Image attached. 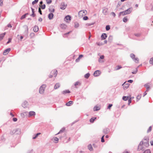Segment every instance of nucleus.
I'll return each instance as SVG.
<instances>
[{"label": "nucleus", "mask_w": 153, "mask_h": 153, "mask_svg": "<svg viewBox=\"0 0 153 153\" xmlns=\"http://www.w3.org/2000/svg\"><path fill=\"white\" fill-rule=\"evenodd\" d=\"M131 8H129L125 11L120 12L119 13V16H120L121 15L124 16L126 14H129L131 13Z\"/></svg>", "instance_id": "1"}, {"label": "nucleus", "mask_w": 153, "mask_h": 153, "mask_svg": "<svg viewBox=\"0 0 153 153\" xmlns=\"http://www.w3.org/2000/svg\"><path fill=\"white\" fill-rule=\"evenodd\" d=\"M140 142L142 143H143L144 146L146 147H148L149 146V139L148 138L144 139Z\"/></svg>", "instance_id": "2"}, {"label": "nucleus", "mask_w": 153, "mask_h": 153, "mask_svg": "<svg viewBox=\"0 0 153 153\" xmlns=\"http://www.w3.org/2000/svg\"><path fill=\"white\" fill-rule=\"evenodd\" d=\"M87 13V11L85 10H81L78 13V15L80 17H82L85 15Z\"/></svg>", "instance_id": "3"}, {"label": "nucleus", "mask_w": 153, "mask_h": 153, "mask_svg": "<svg viewBox=\"0 0 153 153\" xmlns=\"http://www.w3.org/2000/svg\"><path fill=\"white\" fill-rule=\"evenodd\" d=\"M46 87L45 85H43L40 87L39 90V92L40 94H42L44 92Z\"/></svg>", "instance_id": "4"}, {"label": "nucleus", "mask_w": 153, "mask_h": 153, "mask_svg": "<svg viewBox=\"0 0 153 153\" xmlns=\"http://www.w3.org/2000/svg\"><path fill=\"white\" fill-rule=\"evenodd\" d=\"M143 145V143H142L140 142L137 149V150L138 151H140V150H142L144 148Z\"/></svg>", "instance_id": "5"}, {"label": "nucleus", "mask_w": 153, "mask_h": 153, "mask_svg": "<svg viewBox=\"0 0 153 153\" xmlns=\"http://www.w3.org/2000/svg\"><path fill=\"white\" fill-rule=\"evenodd\" d=\"M130 85V84L128 83H126V82H125L123 85V87L124 90L128 88Z\"/></svg>", "instance_id": "6"}, {"label": "nucleus", "mask_w": 153, "mask_h": 153, "mask_svg": "<svg viewBox=\"0 0 153 153\" xmlns=\"http://www.w3.org/2000/svg\"><path fill=\"white\" fill-rule=\"evenodd\" d=\"M101 72L100 71L97 70L95 71L94 74V75L95 76H97L100 75Z\"/></svg>", "instance_id": "7"}, {"label": "nucleus", "mask_w": 153, "mask_h": 153, "mask_svg": "<svg viewBox=\"0 0 153 153\" xmlns=\"http://www.w3.org/2000/svg\"><path fill=\"white\" fill-rule=\"evenodd\" d=\"M10 50L11 49L10 48H8L5 50L3 53V55H7L10 51Z\"/></svg>", "instance_id": "8"}, {"label": "nucleus", "mask_w": 153, "mask_h": 153, "mask_svg": "<svg viewBox=\"0 0 153 153\" xmlns=\"http://www.w3.org/2000/svg\"><path fill=\"white\" fill-rule=\"evenodd\" d=\"M60 27L62 29H65L66 28L67 26L66 25L62 24L60 25Z\"/></svg>", "instance_id": "9"}, {"label": "nucleus", "mask_w": 153, "mask_h": 153, "mask_svg": "<svg viewBox=\"0 0 153 153\" xmlns=\"http://www.w3.org/2000/svg\"><path fill=\"white\" fill-rule=\"evenodd\" d=\"M51 74H53V75L55 76L56 77L57 74V70H54L53 71L51 72Z\"/></svg>", "instance_id": "10"}, {"label": "nucleus", "mask_w": 153, "mask_h": 153, "mask_svg": "<svg viewBox=\"0 0 153 153\" xmlns=\"http://www.w3.org/2000/svg\"><path fill=\"white\" fill-rule=\"evenodd\" d=\"M66 6L64 4L62 3L60 6V9L62 10H64L65 9Z\"/></svg>", "instance_id": "11"}, {"label": "nucleus", "mask_w": 153, "mask_h": 153, "mask_svg": "<svg viewBox=\"0 0 153 153\" xmlns=\"http://www.w3.org/2000/svg\"><path fill=\"white\" fill-rule=\"evenodd\" d=\"M35 113L33 111H31L29 112V116L30 117L32 116H35Z\"/></svg>", "instance_id": "12"}, {"label": "nucleus", "mask_w": 153, "mask_h": 153, "mask_svg": "<svg viewBox=\"0 0 153 153\" xmlns=\"http://www.w3.org/2000/svg\"><path fill=\"white\" fill-rule=\"evenodd\" d=\"M53 16V13H50L48 16V18L50 19H52Z\"/></svg>", "instance_id": "13"}, {"label": "nucleus", "mask_w": 153, "mask_h": 153, "mask_svg": "<svg viewBox=\"0 0 153 153\" xmlns=\"http://www.w3.org/2000/svg\"><path fill=\"white\" fill-rule=\"evenodd\" d=\"M60 86V84L59 83H58L56 84L54 87V88L55 89H57V88H59Z\"/></svg>", "instance_id": "14"}, {"label": "nucleus", "mask_w": 153, "mask_h": 153, "mask_svg": "<svg viewBox=\"0 0 153 153\" xmlns=\"http://www.w3.org/2000/svg\"><path fill=\"white\" fill-rule=\"evenodd\" d=\"M73 101H70L66 103V105L67 106H70L71 105H72L73 104Z\"/></svg>", "instance_id": "15"}, {"label": "nucleus", "mask_w": 153, "mask_h": 153, "mask_svg": "<svg viewBox=\"0 0 153 153\" xmlns=\"http://www.w3.org/2000/svg\"><path fill=\"white\" fill-rule=\"evenodd\" d=\"M6 34V33L4 32V33L1 34L0 35V41L2 39H3V38L5 35Z\"/></svg>", "instance_id": "16"}, {"label": "nucleus", "mask_w": 153, "mask_h": 153, "mask_svg": "<svg viewBox=\"0 0 153 153\" xmlns=\"http://www.w3.org/2000/svg\"><path fill=\"white\" fill-rule=\"evenodd\" d=\"M39 30V28L37 26H35L33 28V30L35 32H37Z\"/></svg>", "instance_id": "17"}, {"label": "nucleus", "mask_w": 153, "mask_h": 153, "mask_svg": "<svg viewBox=\"0 0 153 153\" xmlns=\"http://www.w3.org/2000/svg\"><path fill=\"white\" fill-rule=\"evenodd\" d=\"M107 37V36L105 33H103L101 36V38L102 39H104Z\"/></svg>", "instance_id": "18"}, {"label": "nucleus", "mask_w": 153, "mask_h": 153, "mask_svg": "<svg viewBox=\"0 0 153 153\" xmlns=\"http://www.w3.org/2000/svg\"><path fill=\"white\" fill-rule=\"evenodd\" d=\"M100 109V107L98 106H95L94 108V111L99 110Z\"/></svg>", "instance_id": "19"}, {"label": "nucleus", "mask_w": 153, "mask_h": 153, "mask_svg": "<svg viewBox=\"0 0 153 153\" xmlns=\"http://www.w3.org/2000/svg\"><path fill=\"white\" fill-rule=\"evenodd\" d=\"M130 96L128 97V96H123V100L124 101H127V100H128L129 99V97Z\"/></svg>", "instance_id": "20"}, {"label": "nucleus", "mask_w": 153, "mask_h": 153, "mask_svg": "<svg viewBox=\"0 0 153 153\" xmlns=\"http://www.w3.org/2000/svg\"><path fill=\"white\" fill-rule=\"evenodd\" d=\"M88 148L91 151H92L93 150V148L91 144H89L88 146Z\"/></svg>", "instance_id": "21"}, {"label": "nucleus", "mask_w": 153, "mask_h": 153, "mask_svg": "<svg viewBox=\"0 0 153 153\" xmlns=\"http://www.w3.org/2000/svg\"><path fill=\"white\" fill-rule=\"evenodd\" d=\"M145 87L147 89V90H146V91H148V90H149V84H146L145 85Z\"/></svg>", "instance_id": "22"}, {"label": "nucleus", "mask_w": 153, "mask_h": 153, "mask_svg": "<svg viewBox=\"0 0 153 153\" xmlns=\"http://www.w3.org/2000/svg\"><path fill=\"white\" fill-rule=\"evenodd\" d=\"M97 118L96 117H93L90 120V121L91 123H93L94 122V121Z\"/></svg>", "instance_id": "23"}, {"label": "nucleus", "mask_w": 153, "mask_h": 153, "mask_svg": "<svg viewBox=\"0 0 153 153\" xmlns=\"http://www.w3.org/2000/svg\"><path fill=\"white\" fill-rule=\"evenodd\" d=\"M71 18L70 16L68 15L65 17V19L66 21H70L71 20Z\"/></svg>", "instance_id": "24"}, {"label": "nucleus", "mask_w": 153, "mask_h": 153, "mask_svg": "<svg viewBox=\"0 0 153 153\" xmlns=\"http://www.w3.org/2000/svg\"><path fill=\"white\" fill-rule=\"evenodd\" d=\"M141 95H138L136 97V99L137 101H138L141 98Z\"/></svg>", "instance_id": "25"}, {"label": "nucleus", "mask_w": 153, "mask_h": 153, "mask_svg": "<svg viewBox=\"0 0 153 153\" xmlns=\"http://www.w3.org/2000/svg\"><path fill=\"white\" fill-rule=\"evenodd\" d=\"M133 60L136 63H138L139 62V59L137 57H135Z\"/></svg>", "instance_id": "26"}, {"label": "nucleus", "mask_w": 153, "mask_h": 153, "mask_svg": "<svg viewBox=\"0 0 153 153\" xmlns=\"http://www.w3.org/2000/svg\"><path fill=\"white\" fill-rule=\"evenodd\" d=\"M53 139L54 141H56V142H55L56 143H57L58 142L59 139L57 137H55L53 138Z\"/></svg>", "instance_id": "27"}, {"label": "nucleus", "mask_w": 153, "mask_h": 153, "mask_svg": "<svg viewBox=\"0 0 153 153\" xmlns=\"http://www.w3.org/2000/svg\"><path fill=\"white\" fill-rule=\"evenodd\" d=\"M149 62L150 64L152 65H153V57L151 58L150 59L149 61Z\"/></svg>", "instance_id": "28"}, {"label": "nucleus", "mask_w": 153, "mask_h": 153, "mask_svg": "<svg viewBox=\"0 0 153 153\" xmlns=\"http://www.w3.org/2000/svg\"><path fill=\"white\" fill-rule=\"evenodd\" d=\"M121 68H122V67L121 66L117 65L115 67V69L116 70H119Z\"/></svg>", "instance_id": "29"}, {"label": "nucleus", "mask_w": 153, "mask_h": 153, "mask_svg": "<svg viewBox=\"0 0 153 153\" xmlns=\"http://www.w3.org/2000/svg\"><path fill=\"white\" fill-rule=\"evenodd\" d=\"M70 93V91L69 90H65L62 92L63 94H65L66 93Z\"/></svg>", "instance_id": "30"}, {"label": "nucleus", "mask_w": 153, "mask_h": 153, "mask_svg": "<svg viewBox=\"0 0 153 153\" xmlns=\"http://www.w3.org/2000/svg\"><path fill=\"white\" fill-rule=\"evenodd\" d=\"M143 153H151V152L150 150L148 149L146 150Z\"/></svg>", "instance_id": "31"}, {"label": "nucleus", "mask_w": 153, "mask_h": 153, "mask_svg": "<svg viewBox=\"0 0 153 153\" xmlns=\"http://www.w3.org/2000/svg\"><path fill=\"white\" fill-rule=\"evenodd\" d=\"M131 102V96H130L129 97V99L128 100V104L129 105L130 103Z\"/></svg>", "instance_id": "32"}, {"label": "nucleus", "mask_w": 153, "mask_h": 153, "mask_svg": "<svg viewBox=\"0 0 153 153\" xmlns=\"http://www.w3.org/2000/svg\"><path fill=\"white\" fill-rule=\"evenodd\" d=\"M81 83L79 82H77L75 83L74 85L75 86H76L77 85H79Z\"/></svg>", "instance_id": "33"}, {"label": "nucleus", "mask_w": 153, "mask_h": 153, "mask_svg": "<svg viewBox=\"0 0 153 153\" xmlns=\"http://www.w3.org/2000/svg\"><path fill=\"white\" fill-rule=\"evenodd\" d=\"M90 75V74L89 73H87L85 75V78L87 79L89 77Z\"/></svg>", "instance_id": "34"}, {"label": "nucleus", "mask_w": 153, "mask_h": 153, "mask_svg": "<svg viewBox=\"0 0 153 153\" xmlns=\"http://www.w3.org/2000/svg\"><path fill=\"white\" fill-rule=\"evenodd\" d=\"M27 14H28V13H26V14L22 16V17H21V19H23L25 18L26 17V15Z\"/></svg>", "instance_id": "35"}, {"label": "nucleus", "mask_w": 153, "mask_h": 153, "mask_svg": "<svg viewBox=\"0 0 153 153\" xmlns=\"http://www.w3.org/2000/svg\"><path fill=\"white\" fill-rule=\"evenodd\" d=\"M104 56L103 55H102V56H100V59L99 60V62H101L102 61H101L100 59H103L104 58Z\"/></svg>", "instance_id": "36"}, {"label": "nucleus", "mask_w": 153, "mask_h": 153, "mask_svg": "<svg viewBox=\"0 0 153 153\" xmlns=\"http://www.w3.org/2000/svg\"><path fill=\"white\" fill-rule=\"evenodd\" d=\"M152 130V126H150L148 128V129L147 131V133H149V132H150L151 130Z\"/></svg>", "instance_id": "37"}, {"label": "nucleus", "mask_w": 153, "mask_h": 153, "mask_svg": "<svg viewBox=\"0 0 153 153\" xmlns=\"http://www.w3.org/2000/svg\"><path fill=\"white\" fill-rule=\"evenodd\" d=\"M123 21L125 22H126L127 21L128 19L126 17H125L123 19Z\"/></svg>", "instance_id": "38"}, {"label": "nucleus", "mask_w": 153, "mask_h": 153, "mask_svg": "<svg viewBox=\"0 0 153 153\" xmlns=\"http://www.w3.org/2000/svg\"><path fill=\"white\" fill-rule=\"evenodd\" d=\"M130 56L133 59L135 57V55L133 53L130 54Z\"/></svg>", "instance_id": "39"}, {"label": "nucleus", "mask_w": 153, "mask_h": 153, "mask_svg": "<svg viewBox=\"0 0 153 153\" xmlns=\"http://www.w3.org/2000/svg\"><path fill=\"white\" fill-rule=\"evenodd\" d=\"M38 1V0H35L34 1H33L32 4L33 5L36 4L37 3Z\"/></svg>", "instance_id": "40"}, {"label": "nucleus", "mask_w": 153, "mask_h": 153, "mask_svg": "<svg viewBox=\"0 0 153 153\" xmlns=\"http://www.w3.org/2000/svg\"><path fill=\"white\" fill-rule=\"evenodd\" d=\"M110 29V26L109 25H107L106 27V29L107 30H108Z\"/></svg>", "instance_id": "41"}, {"label": "nucleus", "mask_w": 153, "mask_h": 153, "mask_svg": "<svg viewBox=\"0 0 153 153\" xmlns=\"http://www.w3.org/2000/svg\"><path fill=\"white\" fill-rule=\"evenodd\" d=\"M46 2L48 4H49L51 2L52 0H47Z\"/></svg>", "instance_id": "42"}, {"label": "nucleus", "mask_w": 153, "mask_h": 153, "mask_svg": "<svg viewBox=\"0 0 153 153\" xmlns=\"http://www.w3.org/2000/svg\"><path fill=\"white\" fill-rule=\"evenodd\" d=\"M104 135H103L102 138H101V142H102V143H103V142H104L105 141H104Z\"/></svg>", "instance_id": "43"}, {"label": "nucleus", "mask_w": 153, "mask_h": 153, "mask_svg": "<svg viewBox=\"0 0 153 153\" xmlns=\"http://www.w3.org/2000/svg\"><path fill=\"white\" fill-rule=\"evenodd\" d=\"M41 7L42 9H44L45 7V4H44L41 6Z\"/></svg>", "instance_id": "44"}, {"label": "nucleus", "mask_w": 153, "mask_h": 153, "mask_svg": "<svg viewBox=\"0 0 153 153\" xmlns=\"http://www.w3.org/2000/svg\"><path fill=\"white\" fill-rule=\"evenodd\" d=\"M3 0H0V6L2 5L3 4Z\"/></svg>", "instance_id": "45"}, {"label": "nucleus", "mask_w": 153, "mask_h": 153, "mask_svg": "<svg viewBox=\"0 0 153 153\" xmlns=\"http://www.w3.org/2000/svg\"><path fill=\"white\" fill-rule=\"evenodd\" d=\"M112 104H109L108 106V108L110 109L111 108L112 106Z\"/></svg>", "instance_id": "46"}, {"label": "nucleus", "mask_w": 153, "mask_h": 153, "mask_svg": "<svg viewBox=\"0 0 153 153\" xmlns=\"http://www.w3.org/2000/svg\"><path fill=\"white\" fill-rule=\"evenodd\" d=\"M39 12L41 15H42V13L40 7L39 8Z\"/></svg>", "instance_id": "47"}, {"label": "nucleus", "mask_w": 153, "mask_h": 153, "mask_svg": "<svg viewBox=\"0 0 153 153\" xmlns=\"http://www.w3.org/2000/svg\"><path fill=\"white\" fill-rule=\"evenodd\" d=\"M11 39L9 38V39H8V41L7 42V44L11 42Z\"/></svg>", "instance_id": "48"}, {"label": "nucleus", "mask_w": 153, "mask_h": 153, "mask_svg": "<svg viewBox=\"0 0 153 153\" xmlns=\"http://www.w3.org/2000/svg\"><path fill=\"white\" fill-rule=\"evenodd\" d=\"M88 19V18L87 16H85V17H84L83 18V19L84 20H87Z\"/></svg>", "instance_id": "49"}, {"label": "nucleus", "mask_w": 153, "mask_h": 153, "mask_svg": "<svg viewBox=\"0 0 153 153\" xmlns=\"http://www.w3.org/2000/svg\"><path fill=\"white\" fill-rule=\"evenodd\" d=\"M80 59V58L78 57V58L76 60V62H78L79 61Z\"/></svg>", "instance_id": "50"}, {"label": "nucleus", "mask_w": 153, "mask_h": 153, "mask_svg": "<svg viewBox=\"0 0 153 153\" xmlns=\"http://www.w3.org/2000/svg\"><path fill=\"white\" fill-rule=\"evenodd\" d=\"M137 71V69H136L135 70V71L134 72H132V73L133 74H135Z\"/></svg>", "instance_id": "51"}, {"label": "nucleus", "mask_w": 153, "mask_h": 153, "mask_svg": "<svg viewBox=\"0 0 153 153\" xmlns=\"http://www.w3.org/2000/svg\"><path fill=\"white\" fill-rule=\"evenodd\" d=\"M41 134V133H37V134H36V136H35L37 138V137L40 134Z\"/></svg>", "instance_id": "52"}, {"label": "nucleus", "mask_w": 153, "mask_h": 153, "mask_svg": "<svg viewBox=\"0 0 153 153\" xmlns=\"http://www.w3.org/2000/svg\"><path fill=\"white\" fill-rule=\"evenodd\" d=\"M133 82V81L131 80H129L128 81V82L130 83H132Z\"/></svg>", "instance_id": "53"}, {"label": "nucleus", "mask_w": 153, "mask_h": 153, "mask_svg": "<svg viewBox=\"0 0 153 153\" xmlns=\"http://www.w3.org/2000/svg\"><path fill=\"white\" fill-rule=\"evenodd\" d=\"M150 143L151 146H153V140H151L150 141Z\"/></svg>", "instance_id": "54"}, {"label": "nucleus", "mask_w": 153, "mask_h": 153, "mask_svg": "<svg viewBox=\"0 0 153 153\" xmlns=\"http://www.w3.org/2000/svg\"><path fill=\"white\" fill-rule=\"evenodd\" d=\"M13 120L14 122H16V121H17V119L16 118H13Z\"/></svg>", "instance_id": "55"}, {"label": "nucleus", "mask_w": 153, "mask_h": 153, "mask_svg": "<svg viewBox=\"0 0 153 153\" xmlns=\"http://www.w3.org/2000/svg\"><path fill=\"white\" fill-rule=\"evenodd\" d=\"M7 27H11L12 26L10 24H9L7 25Z\"/></svg>", "instance_id": "56"}, {"label": "nucleus", "mask_w": 153, "mask_h": 153, "mask_svg": "<svg viewBox=\"0 0 153 153\" xmlns=\"http://www.w3.org/2000/svg\"><path fill=\"white\" fill-rule=\"evenodd\" d=\"M111 14L114 17L116 15L115 14L114 12H112Z\"/></svg>", "instance_id": "57"}, {"label": "nucleus", "mask_w": 153, "mask_h": 153, "mask_svg": "<svg viewBox=\"0 0 153 153\" xmlns=\"http://www.w3.org/2000/svg\"><path fill=\"white\" fill-rule=\"evenodd\" d=\"M42 18H39V22H42Z\"/></svg>", "instance_id": "58"}, {"label": "nucleus", "mask_w": 153, "mask_h": 153, "mask_svg": "<svg viewBox=\"0 0 153 153\" xmlns=\"http://www.w3.org/2000/svg\"><path fill=\"white\" fill-rule=\"evenodd\" d=\"M135 35L137 36H140V34H135Z\"/></svg>", "instance_id": "59"}, {"label": "nucleus", "mask_w": 153, "mask_h": 153, "mask_svg": "<svg viewBox=\"0 0 153 153\" xmlns=\"http://www.w3.org/2000/svg\"><path fill=\"white\" fill-rule=\"evenodd\" d=\"M83 55H80L79 56V58H82V57H83Z\"/></svg>", "instance_id": "60"}, {"label": "nucleus", "mask_w": 153, "mask_h": 153, "mask_svg": "<svg viewBox=\"0 0 153 153\" xmlns=\"http://www.w3.org/2000/svg\"><path fill=\"white\" fill-rule=\"evenodd\" d=\"M79 26V24H76L75 25V27H78Z\"/></svg>", "instance_id": "61"}, {"label": "nucleus", "mask_w": 153, "mask_h": 153, "mask_svg": "<svg viewBox=\"0 0 153 153\" xmlns=\"http://www.w3.org/2000/svg\"><path fill=\"white\" fill-rule=\"evenodd\" d=\"M62 130H61L56 135H57V134H59L61 133L62 132Z\"/></svg>", "instance_id": "62"}, {"label": "nucleus", "mask_w": 153, "mask_h": 153, "mask_svg": "<svg viewBox=\"0 0 153 153\" xmlns=\"http://www.w3.org/2000/svg\"><path fill=\"white\" fill-rule=\"evenodd\" d=\"M31 16L33 17H34L35 16V14H34V13H33L32 14Z\"/></svg>", "instance_id": "63"}, {"label": "nucleus", "mask_w": 153, "mask_h": 153, "mask_svg": "<svg viewBox=\"0 0 153 153\" xmlns=\"http://www.w3.org/2000/svg\"><path fill=\"white\" fill-rule=\"evenodd\" d=\"M123 153H129V152L128 151H125Z\"/></svg>", "instance_id": "64"}]
</instances>
